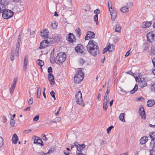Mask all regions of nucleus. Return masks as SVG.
Listing matches in <instances>:
<instances>
[{"label":"nucleus","mask_w":155,"mask_h":155,"mask_svg":"<svg viewBox=\"0 0 155 155\" xmlns=\"http://www.w3.org/2000/svg\"><path fill=\"white\" fill-rule=\"evenodd\" d=\"M37 62L38 64L41 67H42L44 64V62L40 59L38 60Z\"/></svg>","instance_id":"nucleus-28"},{"label":"nucleus","mask_w":155,"mask_h":155,"mask_svg":"<svg viewBox=\"0 0 155 155\" xmlns=\"http://www.w3.org/2000/svg\"><path fill=\"white\" fill-rule=\"evenodd\" d=\"M41 36L42 37H45V38H47V39H48V37L49 31L47 29H45L43 30L42 31H41ZM49 39L50 38H49Z\"/></svg>","instance_id":"nucleus-15"},{"label":"nucleus","mask_w":155,"mask_h":155,"mask_svg":"<svg viewBox=\"0 0 155 155\" xmlns=\"http://www.w3.org/2000/svg\"><path fill=\"white\" fill-rule=\"evenodd\" d=\"M28 57L27 55H26L25 57L24 62V71H26L27 68V64L28 62Z\"/></svg>","instance_id":"nucleus-23"},{"label":"nucleus","mask_w":155,"mask_h":155,"mask_svg":"<svg viewBox=\"0 0 155 155\" xmlns=\"http://www.w3.org/2000/svg\"><path fill=\"white\" fill-rule=\"evenodd\" d=\"M9 2V0H0V4L8 5Z\"/></svg>","instance_id":"nucleus-33"},{"label":"nucleus","mask_w":155,"mask_h":155,"mask_svg":"<svg viewBox=\"0 0 155 155\" xmlns=\"http://www.w3.org/2000/svg\"><path fill=\"white\" fill-rule=\"evenodd\" d=\"M121 12H127L128 11V8L127 6H125L121 8L120 9Z\"/></svg>","instance_id":"nucleus-30"},{"label":"nucleus","mask_w":155,"mask_h":155,"mask_svg":"<svg viewBox=\"0 0 155 155\" xmlns=\"http://www.w3.org/2000/svg\"><path fill=\"white\" fill-rule=\"evenodd\" d=\"M30 108H31L30 106L28 107H27V108H25L24 109V111H27V110L29 111L30 110Z\"/></svg>","instance_id":"nucleus-62"},{"label":"nucleus","mask_w":155,"mask_h":155,"mask_svg":"<svg viewBox=\"0 0 155 155\" xmlns=\"http://www.w3.org/2000/svg\"><path fill=\"white\" fill-rule=\"evenodd\" d=\"M33 102V99L32 97H31L28 101V104L29 105L32 104Z\"/></svg>","instance_id":"nucleus-51"},{"label":"nucleus","mask_w":155,"mask_h":155,"mask_svg":"<svg viewBox=\"0 0 155 155\" xmlns=\"http://www.w3.org/2000/svg\"><path fill=\"white\" fill-rule=\"evenodd\" d=\"M7 119L6 118V117L5 116H3V122L4 123H5L7 121Z\"/></svg>","instance_id":"nucleus-61"},{"label":"nucleus","mask_w":155,"mask_h":155,"mask_svg":"<svg viewBox=\"0 0 155 155\" xmlns=\"http://www.w3.org/2000/svg\"><path fill=\"white\" fill-rule=\"evenodd\" d=\"M57 26L58 25L57 23L56 22L52 23L51 24V26L53 29H56L57 28Z\"/></svg>","instance_id":"nucleus-40"},{"label":"nucleus","mask_w":155,"mask_h":155,"mask_svg":"<svg viewBox=\"0 0 155 155\" xmlns=\"http://www.w3.org/2000/svg\"><path fill=\"white\" fill-rule=\"evenodd\" d=\"M125 113H121L119 117V118L120 120L123 122H125V120L124 119Z\"/></svg>","instance_id":"nucleus-25"},{"label":"nucleus","mask_w":155,"mask_h":155,"mask_svg":"<svg viewBox=\"0 0 155 155\" xmlns=\"http://www.w3.org/2000/svg\"><path fill=\"white\" fill-rule=\"evenodd\" d=\"M150 155H155V149L150 150Z\"/></svg>","instance_id":"nucleus-49"},{"label":"nucleus","mask_w":155,"mask_h":155,"mask_svg":"<svg viewBox=\"0 0 155 155\" xmlns=\"http://www.w3.org/2000/svg\"><path fill=\"white\" fill-rule=\"evenodd\" d=\"M42 139L44 140L47 141L48 140L47 138L44 134H42Z\"/></svg>","instance_id":"nucleus-54"},{"label":"nucleus","mask_w":155,"mask_h":155,"mask_svg":"<svg viewBox=\"0 0 155 155\" xmlns=\"http://www.w3.org/2000/svg\"><path fill=\"white\" fill-rule=\"evenodd\" d=\"M110 15L111 16V18L113 21H114L116 18L117 13L115 11L112 10V11H110Z\"/></svg>","instance_id":"nucleus-18"},{"label":"nucleus","mask_w":155,"mask_h":155,"mask_svg":"<svg viewBox=\"0 0 155 155\" xmlns=\"http://www.w3.org/2000/svg\"><path fill=\"white\" fill-rule=\"evenodd\" d=\"M149 137L151 139L150 143V147L152 148H155V132H152L150 134Z\"/></svg>","instance_id":"nucleus-6"},{"label":"nucleus","mask_w":155,"mask_h":155,"mask_svg":"<svg viewBox=\"0 0 155 155\" xmlns=\"http://www.w3.org/2000/svg\"><path fill=\"white\" fill-rule=\"evenodd\" d=\"M17 80V78H15L13 80V84L11 86V87L10 89V91L11 93H12L15 88V87L16 85V82Z\"/></svg>","instance_id":"nucleus-16"},{"label":"nucleus","mask_w":155,"mask_h":155,"mask_svg":"<svg viewBox=\"0 0 155 155\" xmlns=\"http://www.w3.org/2000/svg\"><path fill=\"white\" fill-rule=\"evenodd\" d=\"M75 51L78 53L83 54H84V48L83 45L78 44L75 48Z\"/></svg>","instance_id":"nucleus-9"},{"label":"nucleus","mask_w":155,"mask_h":155,"mask_svg":"<svg viewBox=\"0 0 155 155\" xmlns=\"http://www.w3.org/2000/svg\"><path fill=\"white\" fill-rule=\"evenodd\" d=\"M74 144H75V147L76 148L77 150L80 152L79 153H82V151L84 148H85L86 145L84 144H79L78 142L74 143Z\"/></svg>","instance_id":"nucleus-11"},{"label":"nucleus","mask_w":155,"mask_h":155,"mask_svg":"<svg viewBox=\"0 0 155 155\" xmlns=\"http://www.w3.org/2000/svg\"><path fill=\"white\" fill-rule=\"evenodd\" d=\"M151 24L150 22L146 21L143 22L141 24V26L143 28H145L149 27Z\"/></svg>","instance_id":"nucleus-19"},{"label":"nucleus","mask_w":155,"mask_h":155,"mask_svg":"<svg viewBox=\"0 0 155 155\" xmlns=\"http://www.w3.org/2000/svg\"><path fill=\"white\" fill-rule=\"evenodd\" d=\"M64 153L65 155H69L70 153L68 151L65 150L64 151Z\"/></svg>","instance_id":"nucleus-56"},{"label":"nucleus","mask_w":155,"mask_h":155,"mask_svg":"<svg viewBox=\"0 0 155 155\" xmlns=\"http://www.w3.org/2000/svg\"><path fill=\"white\" fill-rule=\"evenodd\" d=\"M86 47L88 52L92 55L95 56L99 53L98 44L93 40L89 41Z\"/></svg>","instance_id":"nucleus-1"},{"label":"nucleus","mask_w":155,"mask_h":155,"mask_svg":"<svg viewBox=\"0 0 155 155\" xmlns=\"http://www.w3.org/2000/svg\"><path fill=\"white\" fill-rule=\"evenodd\" d=\"M15 54L13 51H12L11 53L10 59L11 61H13L14 59Z\"/></svg>","instance_id":"nucleus-39"},{"label":"nucleus","mask_w":155,"mask_h":155,"mask_svg":"<svg viewBox=\"0 0 155 155\" xmlns=\"http://www.w3.org/2000/svg\"><path fill=\"white\" fill-rule=\"evenodd\" d=\"M20 45H16V47L15 50L16 51V55L17 56H18L19 55V48Z\"/></svg>","instance_id":"nucleus-34"},{"label":"nucleus","mask_w":155,"mask_h":155,"mask_svg":"<svg viewBox=\"0 0 155 155\" xmlns=\"http://www.w3.org/2000/svg\"><path fill=\"white\" fill-rule=\"evenodd\" d=\"M151 89L152 91L155 92V82H153L152 83Z\"/></svg>","instance_id":"nucleus-37"},{"label":"nucleus","mask_w":155,"mask_h":155,"mask_svg":"<svg viewBox=\"0 0 155 155\" xmlns=\"http://www.w3.org/2000/svg\"><path fill=\"white\" fill-rule=\"evenodd\" d=\"M144 99L142 97H140L137 98V101H144Z\"/></svg>","instance_id":"nucleus-47"},{"label":"nucleus","mask_w":155,"mask_h":155,"mask_svg":"<svg viewBox=\"0 0 155 155\" xmlns=\"http://www.w3.org/2000/svg\"><path fill=\"white\" fill-rule=\"evenodd\" d=\"M108 5L110 12L112 11V10H113L112 7V2L111 1H109L108 2Z\"/></svg>","instance_id":"nucleus-35"},{"label":"nucleus","mask_w":155,"mask_h":155,"mask_svg":"<svg viewBox=\"0 0 155 155\" xmlns=\"http://www.w3.org/2000/svg\"><path fill=\"white\" fill-rule=\"evenodd\" d=\"M39 155H47V154H46V153H45L44 152H40L39 153Z\"/></svg>","instance_id":"nucleus-63"},{"label":"nucleus","mask_w":155,"mask_h":155,"mask_svg":"<svg viewBox=\"0 0 155 155\" xmlns=\"http://www.w3.org/2000/svg\"><path fill=\"white\" fill-rule=\"evenodd\" d=\"M75 98L77 103L80 105L84 107V104H83V101L82 98V93L80 91L77 92L75 95Z\"/></svg>","instance_id":"nucleus-4"},{"label":"nucleus","mask_w":155,"mask_h":155,"mask_svg":"<svg viewBox=\"0 0 155 155\" xmlns=\"http://www.w3.org/2000/svg\"><path fill=\"white\" fill-rule=\"evenodd\" d=\"M107 48L106 47L105 48H104V49L103 53L104 54L105 53L107 52V51H108V50H107Z\"/></svg>","instance_id":"nucleus-60"},{"label":"nucleus","mask_w":155,"mask_h":155,"mask_svg":"<svg viewBox=\"0 0 155 155\" xmlns=\"http://www.w3.org/2000/svg\"><path fill=\"white\" fill-rule=\"evenodd\" d=\"M66 59V55L64 53H59L56 56L55 60L58 63H62Z\"/></svg>","instance_id":"nucleus-3"},{"label":"nucleus","mask_w":155,"mask_h":155,"mask_svg":"<svg viewBox=\"0 0 155 155\" xmlns=\"http://www.w3.org/2000/svg\"><path fill=\"white\" fill-rule=\"evenodd\" d=\"M139 85L140 87L143 88L147 85V83L145 80H142L139 82Z\"/></svg>","instance_id":"nucleus-21"},{"label":"nucleus","mask_w":155,"mask_h":155,"mask_svg":"<svg viewBox=\"0 0 155 155\" xmlns=\"http://www.w3.org/2000/svg\"><path fill=\"white\" fill-rule=\"evenodd\" d=\"M12 140L13 143L14 144H16L17 143L18 140V138L17 135L16 134H15L13 135L12 138Z\"/></svg>","instance_id":"nucleus-22"},{"label":"nucleus","mask_w":155,"mask_h":155,"mask_svg":"<svg viewBox=\"0 0 155 155\" xmlns=\"http://www.w3.org/2000/svg\"><path fill=\"white\" fill-rule=\"evenodd\" d=\"M152 62L154 67H155V58H153L152 60Z\"/></svg>","instance_id":"nucleus-64"},{"label":"nucleus","mask_w":155,"mask_h":155,"mask_svg":"<svg viewBox=\"0 0 155 155\" xmlns=\"http://www.w3.org/2000/svg\"><path fill=\"white\" fill-rule=\"evenodd\" d=\"M79 63L81 64H83L84 63V61L82 59L80 58L79 59Z\"/></svg>","instance_id":"nucleus-57"},{"label":"nucleus","mask_w":155,"mask_h":155,"mask_svg":"<svg viewBox=\"0 0 155 155\" xmlns=\"http://www.w3.org/2000/svg\"><path fill=\"white\" fill-rule=\"evenodd\" d=\"M139 113L142 119H146V115L143 106H141L140 107L139 110Z\"/></svg>","instance_id":"nucleus-14"},{"label":"nucleus","mask_w":155,"mask_h":155,"mask_svg":"<svg viewBox=\"0 0 155 155\" xmlns=\"http://www.w3.org/2000/svg\"><path fill=\"white\" fill-rule=\"evenodd\" d=\"M33 139L34 140V143L36 144H40L41 146L44 145L43 142L41 139L39 137L34 136Z\"/></svg>","instance_id":"nucleus-10"},{"label":"nucleus","mask_w":155,"mask_h":155,"mask_svg":"<svg viewBox=\"0 0 155 155\" xmlns=\"http://www.w3.org/2000/svg\"><path fill=\"white\" fill-rule=\"evenodd\" d=\"M51 95L53 97L54 100H56V98L55 97V93L54 91H52L50 92Z\"/></svg>","instance_id":"nucleus-44"},{"label":"nucleus","mask_w":155,"mask_h":155,"mask_svg":"<svg viewBox=\"0 0 155 155\" xmlns=\"http://www.w3.org/2000/svg\"><path fill=\"white\" fill-rule=\"evenodd\" d=\"M148 137H143L140 140V143L142 145L145 143L148 140Z\"/></svg>","instance_id":"nucleus-20"},{"label":"nucleus","mask_w":155,"mask_h":155,"mask_svg":"<svg viewBox=\"0 0 155 155\" xmlns=\"http://www.w3.org/2000/svg\"><path fill=\"white\" fill-rule=\"evenodd\" d=\"M50 41V40H48V39H46V40L41 42L39 48L42 49L46 47L48 45Z\"/></svg>","instance_id":"nucleus-12"},{"label":"nucleus","mask_w":155,"mask_h":155,"mask_svg":"<svg viewBox=\"0 0 155 155\" xmlns=\"http://www.w3.org/2000/svg\"><path fill=\"white\" fill-rule=\"evenodd\" d=\"M52 71V69L51 67H50L48 68V72L50 73Z\"/></svg>","instance_id":"nucleus-58"},{"label":"nucleus","mask_w":155,"mask_h":155,"mask_svg":"<svg viewBox=\"0 0 155 155\" xmlns=\"http://www.w3.org/2000/svg\"><path fill=\"white\" fill-rule=\"evenodd\" d=\"M95 35L94 32L90 31H88L86 34L85 39L86 40H88L89 39H92L95 38Z\"/></svg>","instance_id":"nucleus-13"},{"label":"nucleus","mask_w":155,"mask_h":155,"mask_svg":"<svg viewBox=\"0 0 155 155\" xmlns=\"http://www.w3.org/2000/svg\"><path fill=\"white\" fill-rule=\"evenodd\" d=\"M108 104L103 103V108L104 110H106L108 107Z\"/></svg>","instance_id":"nucleus-50"},{"label":"nucleus","mask_w":155,"mask_h":155,"mask_svg":"<svg viewBox=\"0 0 155 155\" xmlns=\"http://www.w3.org/2000/svg\"><path fill=\"white\" fill-rule=\"evenodd\" d=\"M68 41L70 42H73L75 40V37L74 35L71 33H69L68 37Z\"/></svg>","instance_id":"nucleus-17"},{"label":"nucleus","mask_w":155,"mask_h":155,"mask_svg":"<svg viewBox=\"0 0 155 155\" xmlns=\"http://www.w3.org/2000/svg\"><path fill=\"white\" fill-rule=\"evenodd\" d=\"M3 138L0 137V147H1L3 145Z\"/></svg>","instance_id":"nucleus-43"},{"label":"nucleus","mask_w":155,"mask_h":155,"mask_svg":"<svg viewBox=\"0 0 155 155\" xmlns=\"http://www.w3.org/2000/svg\"><path fill=\"white\" fill-rule=\"evenodd\" d=\"M5 5L0 4V8L1 9L0 12H2L5 11Z\"/></svg>","instance_id":"nucleus-36"},{"label":"nucleus","mask_w":155,"mask_h":155,"mask_svg":"<svg viewBox=\"0 0 155 155\" xmlns=\"http://www.w3.org/2000/svg\"><path fill=\"white\" fill-rule=\"evenodd\" d=\"M114 49V46L113 45H109L107 47L108 51L110 52H112Z\"/></svg>","instance_id":"nucleus-31"},{"label":"nucleus","mask_w":155,"mask_h":155,"mask_svg":"<svg viewBox=\"0 0 155 155\" xmlns=\"http://www.w3.org/2000/svg\"><path fill=\"white\" fill-rule=\"evenodd\" d=\"M75 33L77 35L78 37H79L81 35V30L79 28H78L75 30Z\"/></svg>","instance_id":"nucleus-29"},{"label":"nucleus","mask_w":155,"mask_h":155,"mask_svg":"<svg viewBox=\"0 0 155 155\" xmlns=\"http://www.w3.org/2000/svg\"><path fill=\"white\" fill-rule=\"evenodd\" d=\"M110 87L107 85V90L105 93L103 100V103L108 104L109 98V93L110 92Z\"/></svg>","instance_id":"nucleus-8"},{"label":"nucleus","mask_w":155,"mask_h":155,"mask_svg":"<svg viewBox=\"0 0 155 155\" xmlns=\"http://www.w3.org/2000/svg\"><path fill=\"white\" fill-rule=\"evenodd\" d=\"M84 75L82 71L81 68H78L77 70V73L74 78V81L76 83L79 84L83 80Z\"/></svg>","instance_id":"nucleus-2"},{"label":"nucleus","mask_w":155,"mask_h":155,"mask_svg":"<svg viewBox=\"0 0 155 155\" xmlns=\"http://www.w3.org/2000/svg\"><path fill=\"white\" fill-rule=\"evenodd\" d=\"M48 80L50 82V84L51 85H53L54 84V78H50L48 79Z\"/></svg>","instance_id":"nucleus-41"},{"label":"nucleus","mask_w":155,"mask_h":155,"mask_svg":"<svg viewBox=\"0 0 155 155\" xmlns=\"http://www.w3.org/2000/svg\"><path fill=\"white\" fill-rule=\"evenodd\" d=\"M51 56L50 59L51 62H54V61H57L55 60V59H54L53 58H52V53H51Z\"/></svg>","instance_id":"nucleus-53"},{"label":"nucleus","mask_w":155,"mask_h":155,"mask_svg":"<svg viewBox=\"0 0 155 155\" xmlns=\"http://www.w3.org/2000/svg\"><path fill=\"white\" fill-rule=\"evenodd\" d=\"M2 17L4 19H8L12 17L14 14L13 12L11 10L7 9L5 10V11L2 12Z\"/></svg>","instance_id":"nucleus-5"},{"label":"nucleus","mask_w":155,"mask_h":155,"mask_svg":"<svg viewBox=\"0 0 155 155\" xmlns=\"http://www.w3.org/2000/svg\"><path fill=\"white\" fill-rule=\"evenodd\" d=\"M100 11L99 9H97L94 11V13L96 14L95 15H97L100 13Z\"/></svg>","instance_id":"nucleus-52"},{"label":"nucleus","mask_w":155,"mask_h":155,"mask_svg":"<svg viewBox=\"0 0 155 155\" xmlns=\"http://www.w3.org/2000/svg\"><path fill=\"white\" fill-rule=\"evenodd\" d=\"M94 19L96 22V24L98 25V15H95L94 17Z\"/></svg>","instance_id":"nucleus-38"},{"label":"nucleus","mask_w":155,"mask_h":155,"mask_svg":"<svg viewBox=\"0 0 155 155\" xmlns=\"http://www.w3.org/2000/svg\"><path fill=\"white\" fill-rule=\"evenodd\" d=\"M147 41L150 42H153L155 41V31H152L149 32L147 35Z\"/></svg>","instance_id":"nucleus-7"},{"label":"nucleus","mask_w":155,"mask_h":155,"mask_svg":"<svg viewBox=\"0 0 155 155\" xmlns=\"http://www.w3.org/2000/svg\"><path fill=\"white\" fill-rule=\"evenodd\" d=\"M31 131V130L30 129L27 130H25L24 131V133H28Z\"/></svg>","instance_id":"nucleus-59"},{"label":"nucleus","mask_w":155,"mask_h":155,"mask_svg":"<svg viewBox=\"0 0 155 155\" xmlns=\"http://www.w3.org/2000/svg\"><path fill=\"white\" fill-rule=\"evenodd\" d=\"M48 79L50 78H54L53 75L51 73H49L48 74Z\"/></svg>","instance_id":"nucleus-55"},{"label":"nucleus","mask_w":155,"mask_h":155,"mask_svg":"<svg viewBox=\"0 0 155 155\" xmlns=\"http://www.w3.org/2000/svg\"><path fill=\"white\" fill-rule=\"evenodd\" d=\"M121 27L119 25H117L116 26L115 31L120 32L121 31Z\"/></svg>","instance_id":"nucleus-32"},{"label":"nucleus","mask_w":155,"mask_h":155,"mask_svg":"<svg viewBox=\"0 0 155 155\" xmlns=\"http://www.w3.org/2000/svg\"><path fill=\"white\" fill-rule=\"evenodd\" d=\"M114 128V127H109L107 129V134H109L112 129Z\"/></svg>","instance_id":"nucleus-48"},{"label":"nucleus","mask_w":155,"mask_h":155,"mask_svg":"<svg viewBox=\"0 0 155 155\" xmlns=\"http://www.w3.org/2000/svg\"><path fill=\"white\" fill-rule=\"evenodd\" d=\"M21 34H20L19 36L18 37L17 40V42L16 44V45H20V43L21 42Z\"/></svg>","instance_id":"nucleus-42"},{"label":"nucleus","mask_w":155,"mask_h":155,"mask_svg":"<svg viewBox=\"0 0 155 155\" xmlns=\"http://www.w3.org/2000/svg\"><path fill=\"white\" fill-rule=\"evenodd\" d=\"M39 116L38 115H37L34 117L33 119V120L34 121H37L39 120Z\"/></svg>","instance_id":"nucleus-46"},{"label":"nucleus","mask_w":155,"mask_h":155,"mask_svg":"<svg viewBox=\"0 0 155 155\" xmlns=\"http://www.w3.org/2000/svg\"><path fill=\"white\" fill-rule=\"evenodd\" d=\"M10 124L11 126H14L15 125V120L12 118L10 120Z\"/></svg>","instance_id":"nucleus-45"},{"label":"nucleus","mask_w":155,"mask_h":155,"mask_svg":"<svg viewBox=\"0 0 155 155\" xmlns=\"http://www.w3.org/2000/svg\"><path fill=\"white\" fill-rule=\"evenodd\" d=\"M138 89V86L137 84H135L134 89L130 91V93L131 94H133Z\"/></svg>","instance_id":"nucleus-27"},{"label":"nucleus","mask_w":155,"mask_h":155,"mask_svg":"<svg viewBox=\"0 0 155 155\" xmlns=\"http://www.w3.org/2000/svg\"><path fill=\"white\" fill-rule=\"evenodd\" d=\"M155 104L154 101L152 100H149L147 102V105L149 107L152 106Z\"/></svg>","instance_id":"nucleus-24"},{"label":"nucleus","mask_w":155,"mask_h":155,"mask_svg":"<svg viewBox=\"0 0 155 155\" xmlns=\"http://www.w3.org/2000/svg\"><path fill=\"white\" fill-rule=\"evenodd\" d=\"M41 89L40 87L38 86L37 87V97L38 98H40V97L41 95Z\"/></svg>","instance_id":"nucleus-26"}]
</instances>
